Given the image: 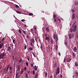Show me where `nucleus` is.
Here are the masks:
<instances>
[{"label":"nucleus","instance_id":"1","mask_svg":"<svg viewBox=\"0 0 78 78\" xmlns=\"http://www.w3.org/2000/svg\"><path fill=\"white\" fill-rule=\"evenodd\" d=\"M75 22L73 23V24L72 26V28L70 30V32H73V33H75L76 31V25H75Z\"/></svg>","mask_w":78,"mask_h":78},{"label":"nucleus","instance_id":"2","mask_svg":"<svg viewBox=\"0 0 78 78\" xmlns=\"http://www.w3.org/2000/svg\"><path fill=\"white\" fill-rule=\"evenodd\" d=\"M60 69H59V67H58L57 69V70L56 71V72H55L56 75H58L59 73V71Z\"/></svg>","mask_w":78,"mask_h":78},{"label":"nucleus","instance_id":"3","mask_svg":"<svg viewBox=\"0 0 78 78\" xmlns=\"http://www.w3.org/2000/svg\"><path fill=\"white\" fill-rule=\"evenodd\" d=\"M20 67H21L20 66V65H18L17 66V70H16V72H19V71L20 70Z\"/></svg>","mask_w":78,"mask_h":78},{"label":"nucleus","instance_id":"4","mask_svg":"<svg viewBox=\"0 0 78 78\" xmlns=\"http://www.w3.org/2000/svg\"><path fill=\"white\" fill-rule=\"evenodd\" d=\"M72 35L70 34H69L68 35V37L69 39H72Z\"/></svg>","mask_w":78,"mask_h":78},{"label":"nucleus","instance_id":"5","mask_svg":"<svg viewBox=\"0 0 78 78\" xmlns=\"http://www.w3.org/2000/svg\"><path fill=\"white\" fill-rule=\"evenodd\" d=\"M46 41L48 40V42H49L50 41V38L49 37H46Z\"/></svg>","mask_w":78,"mask_h":78},{"label":"nucleus","instance_id":"6","mask_svg":"<svg viewBox=\"0 0 78 78\" xmlns=\"http://www.w3.org/2000/svg\"><path fill=\"white\" fill-rule=\"evenodd\" d=\"M76 50H77V48L76 47H74L73 49V51L75 52H76Z\"/></svg>","mask_w":78,"mask_h":78},{"label":"nucleus","instance_id":"7","mask_svg":"<svg viewBox=\"0 0 78 78\" xmlns=\"http://www.w3.org/2000/svg\"><path fill=\"white\" fill-rule=\"evenodd\" d=\"M75 14L74 13H73V14L72 16V19H75Z\"/></svg>","mask_w":78,"mask_h":78},{"label":"nucleus","instance_id":"8","mask_svg":"<svg viewBox=\"0 0 78 78\" xmlns=\"http://www.w3.org/2000/svg\"><path fill=\"white\" fill-rule=\"evenodd\" d=\"M34 70L35 71H37V68L36 66H34Z\"/></svg>","mask_w":78,"mask_h":78},{"label":"nucleus","instance_id":"9","mask_svg":"<svg viewBox=\"0 0 78 78\" xmlns=\"http://www.w3.org/2000/svg\"><path fill=\"white\" fill-rule=\"evenodd\" d=\"M2 46H4V44L3 43L0 44V48H2Z\"/></svg>","mask_w":78,"mask_h":78},{"label":"nucleus","instance_id":"10","mask_svg":"<svg viewBox=\"0 0 78 78\" xmlns=\"http://www.w3.org/2000/svg\"><path fill=\"white\" fill-rule=\"evenodd\" d=\"M31 41L32 43H34V39H33V38H31Z\"/></svg>","mask_w":78,"mask_h":78},{"label":"nucleus","instance_id":"11","mask_svg":"<svg viewBox=\"0 0 78 78\" xmlns=\"http://www.w3.org/2000/svg\"><path fill=\"white\" fill-rule=\"evenodd\" d=\"M8 70H9V69H8L7 68L6 69V70L5 69L4 71L5 72V73H8Z\"/></svg>","mask_w":78,"mask_h":78},{"label":"nucleus","instance_id":"12","mask_svg":"<svg viewBox=\"0 0 78 78\" xmlns=\"http://www.w3.org/2000/svg\"><path fill=\"white\" fill-rule=\"evenodd\" d=\"M72 55L74 59H75V53H74V52H73Z\"/></svg>","mask_w":78,"mask_h":78},{"label":"nucleus","instance_id":"13","mask_svg":"<svg viewBox=\"0 0 78 78\" xmlns=\"http://www.w3.org/2000/svg\"><path fill=\"white\" fill-rule=\"evenodd\" d=\"M71 36H72V38L73 37H74V36H75V34H74V33H71Z\"/></svg>","mask_w":78,"mask_h":78},{"label":"nucleus","instance_id":"14","mask_svg":"<svg viewBox=\"0 0 78 78\" xmlns=\"http://www.w3.org/2000/svg\"><path fill=\"white\" fill-rule=\"evenodd\" d=\"M71 61V58H68V59H67V62H69Z\"/></svg>","mask_w":78,"mask_h":78},{"label":"nucleus","instance_id":"15","mask_svg":"<svg viewBox=\"0 0 78 78\" xmlns=\"http://www.w3.org/2000/svg\"><path fill=\"white\" fill-rule=\"evenodd\" d=\"M5 54L2 53V59H3V57L5 56Z\"/></svg>","mask_w":78,"mask_h":78},{"label":"nucleus","instance_id":"16","mask_svg":"<svg viewBox=\"0 0 78 78\" xmlns=\"http://www.w3.org/2000/svg\"><path fill=\"white\" fill-rule=\"evenodd\" d=\"M22 31L23 33V34H25V35L26 34H27V33H26V32H25V30H22Z\"/></svg>","mask_w":78,"mask_h":78},{"label":"nucleus","instance_id":"17","mask_svg":"<svg viewBox=\"0 0 78 78\" xmlns=\"http://www.w3.org/2000/svg\"><path fill=\"white\" fill-rule=\"evenodd\" d=\"M45 78L47 77V76H48V74L47 73H45Z\"/></svg>","mask_w":78,"mask_h":78},{"label":"nucleus","instance_id":"18","mask_svg":"<svg viewBox=\"0 0 78 78\" xmlns=\"http://www.w3.org/2000/svg\"><path fill=\"white\" fill-rule=\"evenodd\" d=\"M37 76H38V73H36L35 74V76L34 78H37Z\"/></svg>","mask_w":78,"mask_h":78},{"label":"nucleus","instance_id":"19","mask_svg":"<svg viewBox=\"0 0 78 78\" xmlns=\"http://www.w3.org/2000/svg\"><path fill=\"white\" fill-rule=\"evenodd\" d=\"M11 47L9 46V47H8V49H7L8 51H9V50H11Z\"/></svg>","mask_w":78,"mask_h":78},{"label":"nucleus","instance_id":"20","mask_svg":"<svg viewBox=\"0 0 78 78\" xmlns=\"http://www.w3.org/2000/svg\"><path fill=\"white\" fill-rule=\"evenodd\" d=\"M74 4L75 5H78V2H74Z\"/></svg>","mask_w":78,"mask_h":78},{"label":"nucleus","instance_id":"21","mask_svg":"<svg viewBox=\"0 0 78 78\" xmlns=\"http://www.w3.org/2000/svg\"><path fill=\"white\" fill-rule=\"evenodd\" d=\"M29 50L31 51V50H33V48L32 47H30L29 48Z\"/></svg>","mask_w":78,"mask_h":78},{"label":"nucleus","instance_id":"22","mask_svg":"<svg viewBox=\"0 0 78 78\" xmlns=\"http://www.w3.org/2000/svg\"><path fill=\"white\" fill-rule=\"evenodd\" d=\"M46 30L48 32H49V29H48V28L47 27L46 29Z\"/></svg>","mask_w":78,"mask_h":78},{"label":"nucleus","instance_id":"23","mask_svg":"<svg viewBox=\"0 0 78 78\" xmlns=\"http://www.w3.org/2000/svg\"><path fill=\"white\" fill-rule=\"evenodd\" d=\"M57 76V75H56V74H55L54 75V78H58V77H56Z\"/></svg>","mask_w":78,"mask_h":78},{"label":"nucleus","instance_id":"24","mask_svg":"<svg viewBox=\"0 0 78 78\" xmlns=\"http://www.w3.org/2000/svg\"><path fill=\"white\" fill-rule=\"evenodd\" d=\"M16 12L18 14H21V12H20L19 11H16Z\"/></svg>","mask_w":78,"mask_h":78},{"label":"nucleus","instance_id":"25","mask_svg":"<svg viewBox=\"0 0 78 78\" xmlns=\"http://www.w3.org/2000/svg\"><path fill=\"white\" fill-rule=\"evenodd\" d=\"M75 65L77 67H78V62H76L75 63Z\"/></svg>","mask_w":78,"mask_h":78},{"label":"nucleus","instance_id":"26","mask_svg":"<svg viewBox=\"0 0 78 78\" xmlns=\"http://www.w3.org/2000/svg\"><path fill=\"white\" fill-rule=\"evenodd\" d=\"M13 44L16 43V40L14 39H13Z\"/></svg>","mask_w":78,"mask_h":78},{"label":"nucleus","instance_id":"27","mask_svg":"<svg viewBox=\"0 0 78 78\" xmlns=\"http://www.w3.org/2000/svg\"><path fill=\"white\" fill-rule=\"evenodd\" d=\"M56 17V15H53V18H55Z\"/></svg>","mask_w":78,"mask_h":78},{"label":"nucleus","instance_id":"28","mask_svg":"<svg viewBox=\"0 0 78 78\" xmlns=\"http://www.w3.org/2000/svg\"><path fill=\"white\" fill-rule=\"evenodd\" d=\"M29 16H33V14L32 13H30L29 14Z\"/></svg>","mask_w":78,"mask_h":78},{"label":"nucleus","instance_id":"29","mask_svg":"<svg viewBox=\"0 0 78 78\" xmlns=\"http://www.w3.org/2000/svg\"><path fill=\"white\" fill-rule=\"evenodd\" d=\"M19 63H21V62H22V59L21 58L20 59V61H19Z\"/></svg>","mask_w":78,"mask_h":78},{"label":"nucleus","instance_id":"30","mask_svg":"<svg viewBox=\"0 0 78 78\" xmlns=\"http://www.w3.org/2000/svg\"><path fill=\"white\" fill-rule=\"evenodd\" d=\"M53 37H54V39H55V37H56V35H55V34H54Z\"/></svg>","mask_w":78,"mask_h":78},{"label":"nucleus","instance_id":"31","mask_svg":"<svg viewBox=\"0 0 78 78\" xmlns=\"http://www.w3.org/2000/svg\"><path fill=\"white\" fill-rule=\"evenodd\" d=\"M55 41H58V37H56V39H55Z\"/></svg>","mask_w":78,"mask_h":78},{"label":"nucleus","instance_id":"32","mask_svg":"<svg viewBox=\"0 0 78 78\" xmlns=\"http://www.w3.org/2000/svg\"><path fill=\"white\" fill-rule=\"evenodd\" d=\"M9 65H8L7 66L6 69H9Z\"/></svg>","mask_w":78,"mask_h":78},{"label":"nucleus","instance_id":"33","mask_svg":"<svg viewBox=\"0 0 78 78\" xmlns=\"http://www.w3.org/2000/svg\"><path fill=\"white\" fill-rule=\"evenodd\" d=\"M15 7L16 8H19V6H18V5H15Z\"/></svg>","mask_w":78,"mask_h":78},{"label":"nucleus","instance_id":"34","mask_svg":"<svg viewBox=\"0 0 78 78\" xmlns=\"http://www.w3.org/2000/svg\"><path fill=\"white\" fill-rule=\"evenodd\" d=\"M51 44H53V39H51Z\"/></svg>","mask_w":78,"mask_h":78},{"label":"nucleus","instance_id":"35","mask_svg":"<svg viewBox=\"0 0 78 78\" xmlns=\"http://www.w3.org/2000/svg\"><path fill=\"white\" fill-rule=\"evenodd\" d=\"M26 78H28V74H27V73H26Z\"/></svg>","mask_w":78,"mask_h":78},{"label":"nucleus","instance_id":"36","mask_svg":"<svg viewBox=\"0 0 78 78\" xmlns=\"http://www.w3.org/2000/svg\"><path fill=\"white\" fill-rule=\"evenodd\" d=\"M30 44L31 45V46H32V47H33V43H32V42H30Z\"/></svg>","mask_w":78,"mask_h":78},{"label":"nucleus","instance_id":"37","mask_svg":"<svg viewBox=\"0 0 78 78\" xmlns=\"http://www.w3.org/2000/svg\"><path fill=\"white\" fill-rule=\"evenodd\" d=\"M23 70H22L21 71V75H22V73H23Z\"/></svg>","mask_w":78,"mask_h":78},{"label":"nucleus","instance_id":"38","mask_svg":"<svg viewBox=\"0 0 78 78\" xmlns=\"http://www.w3.org/2000/svg\"><path fill=\"white\" fill-rule=\"evenodd\" d=\"M67 42H65V46H66V45H67Z\"/></svg>","mask_w":78,"mask_h":78},{"label":"nucleus","instance_id":"39","mask_svg":"<svg viewBox=\"0 0 78 78\" xmlns=\"http://www.w3.org/2000/svg\"><path fill=\"white\" fill-rule=\"evenodd\" d=\"M32 54H33V56H34V58H35L36 55H35L34 54V53H32Z\"/></svg>","mask_w":78,"mask_h":78},{"label":"nucleus","instance_id":"40","mask_svg":"<svg viewBox=\"0 0 78 78\" xmlns=\"http://www.w3.org/2000/svg\"><path fill=\"white\" fill-rule=\"evenodd\" d=\"M26 66H28V63L27 62H26Z\"/></svg>","mask_w":78,"mask_h":78},{"label":"nucleus","instance_id":"41","mask_svg":"<svg viewBox=\"0 0 78 78\" xmlns=\"http://www.w3.org/2000/svg\"><path fill=\"white\" fill-rule=\"evenodd\" d=\"M9 73L10 74H11L12 73V71L11 70H10L9 72Z\"/></svg>","mask_w":78,"mask_h":78},{"label":"nucleus","instance_id":"42","mask_svg":"<svg viewBox=\"0 0 78 78\" xmlns=\"http://www.w3.org/2000/svg\"><path fill=\"white\" fill-rule=\"evenodd\" d=\"M34 73H35V72L34 71H33V75H34Z\"/></svg>","mask_w":78,"mask_h":78},{"label":"nucleus","instance_id":"43","mask_svg":"<svg viewBox=\"0 0 78 78\" xmlns=\"http://www.w3.org/2000/svg\"><path fill=\"white\" fill-rule=\"evenodd\" d=\"M78 76V73L76 72V76Z\"/></svg>","mask_w":78,"mask_h":78},{"label":"nucleus","instance_id":"44","mask_svg":"<svg viewBox=\"0 0 78 78\" xmlns=\"http://www.w3.org/2000/svg\"><path fill=\"white\" fill-rule=\"evenodd\" d=\"M54 21L55 22H56V19H54Z\"/></svg>","mask_w":78,"mask_h":78},{"label":"nucleus","instance_id":"45","mask_svg":"<svg viewBox=\"0 0 78 78\" xmlns=\"http://www.w3.org/2000/svg\"><path fill=\"white\" fill-rule=\"evenodd\" d=\"M27 60L28 61H30V59L29 58V57L27 56Z\"/></svg>","mask_w":78,"mask_h":78},{"label":"nucleus","instance_id":"46","mask_svg":"<svg viewBox=\"0 0 78 78\" xmlns=\"http://www.w3.org/2000/svg\"><path fill=\"white\" fill-rule=\"evenodd\" d=\"M55 48H58V45H55Z\"/></svg>","mask_w":78,"mask_h":78},{"label":"nucleus","instance_id":"47","mask_svg":"<svg viewBox=\"0 0 78 78\" xmlns=\"http://www.w3.org/2000/svg\"><path fill=\"white\" fill-rule=\"evenodd\" d=\"M66 58H65L64 60V62H66Z\"/></svg>","mask_w":78,"mask_h":78},{"label":"nucleus","instance_id":"48","mask_svg":"<svg viewBox=\"0 0 78 78\" xmlns=\"http://www.w3.org/2000/svg\"><path fill=\"white\" fill-rule=\"evenodd\" d=\"M19 32L20 33H21L22 31L20 30H19Z\"/></svg>","mask_w":78,"mask_h":78},{"label":"nucleus","instance_id":"49","mask_svg":"<svg viewBox=\"0 0 78 78\" xmlns=\"http://www.w3.org/2000/svg\"><path fill=\"white\" fill-rule=\"evenodd\" d=\"M27 69V67H24V71H26V70Z\"/></svg>","mask_w":78,"mask_h":78},{"label":"nucleus","instance_id":"50","mask_svg":"<svg viewBox=\"0 0 78 78\" xmlns=\"http://www.w3.org/2000/svg\"><path fill=\"white\" fill-rule=\"evenodd\" d=\"M58 21H59V22H61V20H60L59 19H58Z\"/></svg>","mask_w":78,"mask_h":78},{"label":"nucleus","instance_id":"51","mask_svg":"<svg viewBox=\"0 0 78 78\" xmlns=\"http://www.w3.org/2000/svg\"><path fill=\"white\" fill-rule=\"evenodd\" d=\"M18 75H19V73H17L16 74V76H18Z\"/></svg>","mask_w":78,"mask_h":78},{"label":"nucleus","instance_id":"52","mask_svg":"<svg viewBox=\"0 0 78 78\" xmlns=\"http://www.w3.org/2000/svg\"><path fill=\"white\" fill-rule=\"evenodd\" d=\"M50 78H53V75H51Z\"/></svg>","mask_w":78,"mask_h":78},{"label":"nucleus","instance_id":"53","mask_svg":"<svg viewBox=\"0 0 78 78\" xmlns=\"http://www.w3.org/2000/svg\"><path fill=\"white\" fill-rule=\"evenodd\" d=\"M30 73V71L29 70L28 71H27V73Z\"/></svg>","mask_w":78,"mask_h":78},{"label":"nucleus","instance_id":"54","mask_svg":"<svg viewBox=\"0 0 78 78\" xmlns=\"http://www.w3.org/2000/svg\"><path fill=\"white\" fill-rule=\"evenodd\" d=\"M9 69H10V70H12V67H9Z\"/></svg>","mask_w":78,"mask_h":78},{"label":"nucleus","instance_id":"55","mask_svg":"<svg viewBox=\"0 0 78 78\" xmlns=\"http://www.w3.org/2000/svg\"><path fill=\"white\" fill-rule=\"evenodd\" d=\"M58 55H59V56H61V53L60 52H58Z\"/></svg>","mask_w":78,"mask_h":78},{"label":"nucleus","instance_id":"56","mask_svg":"<svg viewBox=\"0 0 78 78\" xmlns=\"http://www.w3.org/2000/svg\"><path fill=\"white\" fill-rule=\"evenodd\" d=\"M76 36L77 38H78V33L76 34Z\"/></svg>","mask_w":78,"mask_h":78},{"label":"nucleus","instance_id":"57","mask_svg":"<svg viewBox=\"0 0 78 78\" xmlns=\"http://www.w3.org/2000/svg\"><path fill=\"white\" fill-rule=\"evenodd\" d=\"M25 20H24V19H23V20H21V21H22V22H24V21H25Z\"/></svg>","mask_w":78,"mask_h":78},{"label":"nucleus","instance_id":"58","mask_svg":"<svg viewBox=\"0 0 78 78\" xmlns=\"http://www.w3.org/2000/svg\"><path fill=\"white\" fill-rule=\"evenodd\" d=\"M24 48L25 49H27V46H24Z\"/></svg>","mask_w":78,"mask_h":78},{"label":"nucleus","instance_id":"59","mask_svg":"<svg viewBox=\"0 0 78 78\" xmlns=\"http://www.w3.org/2000/svg\"><path fill=\"white\" fill-rule=\"evenodd\" d=\"M75 12V11L74 10H72V12Z\"/></svg>","mask_w":78,"mask_h":78},{"label":"nucleus","instance_id":"60","mask_svg":"<svg viewBox=\"0 0 78 78\" xmlns=\"http://www.w3.org/2000/svg\"><path fill=\"white\" fill-rule=\"evenodd\" d=\"M4 39H5V38H4V37H3L2 40V41H4Z\"/></svg>","mask_w":78,"mask_h":78},{"label":"nucleus","instance_id":"61","mask_svg":"<svg viewBox=\"0 0 78 78\" xmlns=\"http://www.w3.org/2000/svg\"><path fill=\"white\" fill-rule=\"evenodd\" d=\"M62 75H61L60 76V78H62Z\"/></svg>","mask_w":78,"mask_h":78},{"label":"nucleus","instance_id":"62","mask_svg":"<svg viewBox=\"0 0 78 78\" xmlns=\"http://www.w3.org/2000/svg\"><path fill=\"white\" fill-rule=\"evenodd\" d=\"M12 59H14V56H13L12 58Z\"/></svg>","mask_w":78,"mask_h":78},{"label":"nucleus","instance_id":"63","mask_svg":"<svg viewBox=\"0 0 78 78\" xmlns=\"http://www.w3.org/2000/svg\"><path fill=\"white\" fill-rule=\"evenodd\" d=\"M34 29L35 30H36L37 28L36 27H34Z\"/></svg>","mask_w":78,"mask_h":78},{"label":"nucleus","instance_id":"64","mask_svg":"<svg viewBox=\"0 0 78 78\" xmlns=\"http://www.w3.org/2000/svg\"><path fill=\"white\" fill-rule=\"evenodd\" d=\"M2 55H0V59H1L2 58Z\"/></svg>","mask_w":78,"mask_h":78}]
</instances>
